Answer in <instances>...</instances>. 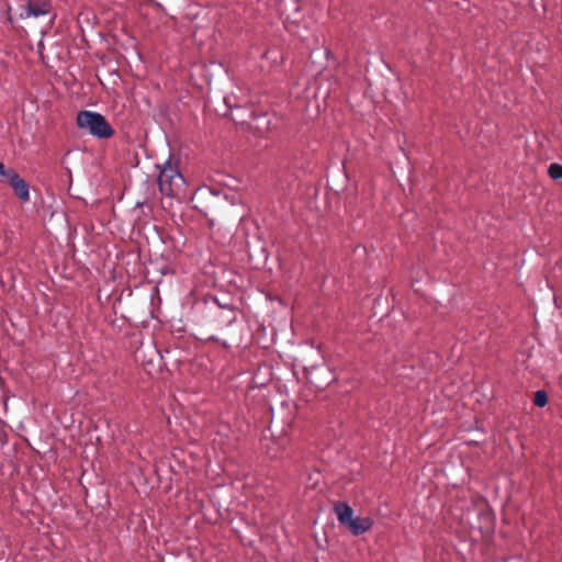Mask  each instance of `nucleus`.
<instances>
[{
    "instance_id": "obj_5",
    "label": "nucleus",
    "mask_w": 562,
    "mask_h": 562,
    "mask_svg": "<svg viewBox=\"0 0 562 562\" xmlns=\"http://www.w3.org/2000/svg\"><path fill=\"white\" fill-rule=\"evenodd\" d=\"M50 5L44 0H29L25 7V13L21 14L22 18H38L49 12Z\"/></svg>"
},
{
    "instance_id": "obj_8",
    "label": "nucleus",
    "mask_w": 562,
    "mask_h": 562,
    "mask_svg": "<svg viewBox=\"0 0 562 562\" xmlns=\"http://www.w3.org/2000/svg\"><path fill=\"white\" fill-rule=\"evenodd\" d=\"M8 172H9V169H5L4 165L2 162H0V177L7 178Z\"/></svg>"
},
{
    "instance_id": "obj_3",
    "label": "nucleus",
    "mask_w": 562,
    "mask_h": 562,
    "mask_svg": "<svg viewBox=\"0 0 562 562\" xmlns=\"http://www.w3.org/2000/svg\"><path fill=\"white\" fill-rule=\"evenodd\" d=\"M77 125L98 138H110L114 134L105 117L92 111H80L77 115Z\"/></svg>"
},
{
    "instance_id": "obj_7",
    "label": "nucleus",
    "mask_w": 562,
    "mask_h": 562,
    "mask_svg": "<svg viewBox=\"0 0 562 562\" xmlns=\"http://www.w3.org/2000/svg\"><path fill=\"white\" fill-rule=\"evenodd\" d=\"M533 403L538 407H543L548 403V395L544 391H537L535 393Z\"/></svg>"
},
{
    "instance_id": "obj_2",
    "label": "nucleus",
    "mask_w": 562,
    "mask_h": 562,
    "mask_svg": "<svg viewBox=\"0 0 562 562\" xmlns=\"http://www.w3.org/2000/svg\"><path fill=\"white\" fill-rule=\"evenodd\" d=\"M334 512L340 525L347 527L353 536H360L368 532L374 521L371 517H353V509L351 506L344 502L334 504Z\"/></svg>"
},
{
    "instance_id": "obj_1",
    "label": "nucleus",
    "mask_w": 562,
    "mask_h": 562,
    "mask_svg": "<svg viewBox=\"0 0 562 562\" xmlns=\"http://www.w3.org/2000/svg\"><path fill=\"white\" fill-rule=\"evenodd\" d=\"M158 168L160 171L157 181L160 192L169 198L176 196L184 184V179L179 170L178 159L170 156Z\"/></svg>"
},
{
    "instance_id": "obj_6",
    "label": "nucleus",
    "mask_w": 562,
    "mask_h": 562,
    "mask_svg": "<svg viewBox=\"0 0 562 562\" xmlns=\"http://www.w3.org/2000/svg\"><path fill=\"white\" fill-rule=\"evenodd\" d=\"M548 175L553 180L562 179V165L551 164L548 168Z\"/></svg>"
},
{
    "instance_id": "obj_4",
    "label": "nucleus",
    "mask_w": 562,
    "mask_h": 562,
    "mask_svg": "<svg viewBox=\"0 0 562 562\" xmlns=\"http://www.w3.org/2000/svg\"><path fill=\"white\" fill-rule=\"evenodd\" d=\"M7 181L21 201L27 202L30 200L29 184L15 170L9 169V172L7 173Z\"/></svg>"
}]
</instances>
